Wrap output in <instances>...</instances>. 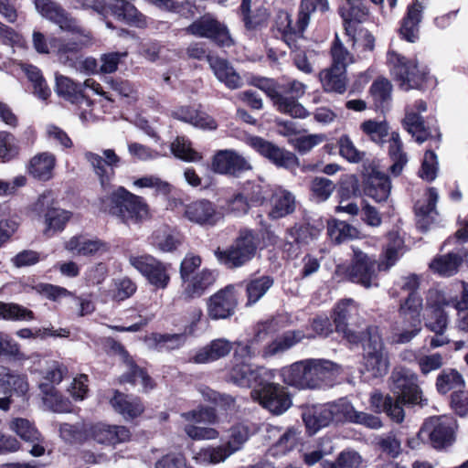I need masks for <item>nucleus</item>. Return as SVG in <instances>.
Wrapping results in <instances>:
<instances>
[{
  "mask_svg": "<svg viewBox=\"0 0 468 468\" xmlns=\"http://www.w3.org/2000/svg\"><path fill=\"white\" fill-rule=\"evenodd\" d=\"M349 8L342 7L340 15L343 18L346 34H354L368 16V9L364 0H346Z\"/></svg>",
  "mask_w": 468,
  "mask_h": 468,
  "instance_id": "32",
  "label": "nucleus"
},
{
  "mask_svg": "<svg viewBox=\"0 0 468 468\" xmlns=\"http://www.w3.org/2000/svg\"><path fill=\"white\" fill-rule=\"evenodd\" d=\"M32 210L44 218L45 229L43 234L50 238L57 232L62 231L71 218V213L56 206L51 192L41 194L32 205Z\"/></svg>",
  "mask_w": 468,
  "mask_h": 468,
  "instance_id": "9",
  "label": "nucleus"
},
{
  "mask_svg": "<svg viewBox=\"0 0 468 468\" xmlns=\"http://www.w3.org/2000/svg\"><path fill=\"white\" fill-rule=\"evenodd\" d=\"M35 318L34 313L15 303L0 302V319L9 321H31Z\"/></svg>",
  "mask_w": 468,
  "mask_h": 468,
  "instance_id": "56",
  "label": "nucleus"
},
{
  "mask_svg": "<svg viewBox=\"0 0 468 468\" xmlns=\"http://www.w3.org/2000/svg\"><path fill=\"white\" fill-rule=\"evenodd\" d=\"M181 417L188 421L184 427V431L192 440H213L218 437V431L210 427L200 426L205 422H212L215 414L210 409L193 410L181 414Z\"/></svg>",
  "mask_w": 468,
  "mask_h": 468,
  "instance_id": "20",
  "label": "nucleus"
},
{
  "mask_svg": "<svg viewBox=\"0 0 468 468\" xmlns=\"http://www.w3.org/2000/svg\"><path fill=\"white\" fill-rule=\"evenodd\" d=\"M95 81L88 79L83 84L76 83L71 79L63 76H56V92L58 96L63 97L65 100L71 103H80L85 100L83 90L85 87L92 88L97 92L98 90L94 88Z\"/></svg>",
  "mask_w": 468,
  "mask_h": 468,
  "instance_id": "31",
  "label": "nucleus"
},
{
  "mask_svg": "<svg viewBox=\"0 0 468 468\" xmlns=\"http://www.w3.org/2000/svg\"><path fill=\"white\" fill-rule=\"evenodd\" d=\"M251 1L252 0H242L239 6L242 21L248 30H254L265 26L270 17L268 9L263 5L252 11Z\"/></svg>",
  "mask_w": 468,
  "mask_h": 468,
  "instance_id": "41",
  "label": "nucleus"
},
{
  "mask_svg": "<svg viewBox=\"0 0 468 468\" xmlns=\"http://www.w3.org/2000/svg\"><path fill=\"white\" fill-rule=\"evenodd\" d=\"M392 85L385 78L377 79L370 87V95L377 108H384L391 99Z\"/></svg>",
  "mask_w": 468,
  "mask_h": 468,
  "instance_id": "58",
  "label": "nucleus"
},
{
  "mask_svg": "<svg viewBox=\"0 0 468 468\" xmlns=\"http://www.w3.org/2000/svg\"><path fill=\"white\" fill-rule=\"evenodd\" d=\"M249 144L278 167L294 169L299 166V159L294 154L282 149L261 137H250Z\"/></svg>",
  "mask_w": 468,
  "mask_h": 468,
  "instance_id": "23",
  "label": "nucleus"
},
{
  "mask_svg": "<svg viewBox=\"0 0 468 468\" xmlns=\"http://www.w3.org/2000/svg\"><path fill=\"white\" fill-rule=\"evenodd\" d=\"M304 92L305 85L298 80L289 81L280 90L267 89V96L272 101L278 111L293 118H305L308 115L306 109L297 101Z\"/></svg>",
  "mask_w": 468,
  "mask_h": 468,
  "instance_id": "6",
  "label": "nucleus"
},
{
  "mask_svg": "<svg viewBox=\"0 0 468 468\" xmlns=\"http://www.w3.org/2000/svg\"><path fill=\"white\" fill-rule=\"evenodd\" d=\"M22 69L28 80L32 83L34 94L42 101H47L51 94L41 70L31 64L22 65Z\"/></svg>",
  "mask_w": 468,
  "mask_h": 468,
  "instance_id": "49",
  "label": "nucleus"
},
{
  "mask_svg": "<svg viewBox=\"0 0 468 468\" xmlns=\"http://www.w3.org/2000/svg\"><path fill=\"white\" fill-rule=\"evenodd\" d=\"M174 118L190 123L202 129H216V122L203 112H198L191 107H180L173 112Z\"/></svg>",
  "mask_w": 468,
  "mask_h": 468,
  "instance_id": "44",
  "label": "nucleus"
},
{
  "mask_svg": "<svg viewBox=\"0 0 468 468\" xmlns=\"http://www.w3.org/2000/svg\"><path fill=\"white\" fill-rule=\"evenodd\" d=\"M314 338V335L304 333L302 330H289L272 342L264 346L261 356L264 358L271 357L279 354H282L303 339Z\"/></svg>",
  "mask_w": 468,
  "mask_h": 468,
  "instance_id": "29",
  "label": "nucleus"
},
{
  "mask_svg": "<svg viewBox=\"0 0 468 468\" xmlns=\"http://www.w3.org/2000/svg\"><path fill=\"white\" fill-rule=\"evenodd\" d=\"M418 382L419 378L414 371L397 367L388 378V387L393 395L404 400V403L423 407L428 404V399L423 398Z\"/></svg>",
  "mask_w": 468,
  "mask_h": 468,
  "instance_id": "4",
  "label": "nucleus"
},
{
  "mask_svg": "<svg viewBox=\"0 0 468 468\" xmlns=\"http://www.w3.org/2000/svg\"><path fill=\"white\" fill-rule=\"evenodd\" d=\"M69 251L82 256L101 255L109 250V246L99 239H88L84 236H74L65 244Z\"/></svg>",
  "mask_w": 468,
  "mask_h": 468,
  "instance_id": "35",
  "label": "nucleus"
},
{
  "mask_svg": "<svg viewBox=\"0 0 468 468\" xmlns=\"http://www.w3.org/2000/svg\"><path fill=\"white\" fill-rule=\"evenodd\" d=\"M184 215L189 221L201 226H214L222 218L215 205L207 199L186 205Z\"/></svg>",
  "mask_w": 468,
  "mask_h": 468,
  "instance_id": "26",
  "label": "nucleus"
},
{
  "mask_svg": "<svg viewBox=\"0 0 468 468\" xmlns=\"http://www.w3.org/2000/svg\"><path fill=\"white\" fill-rule=\"evenodd\" d=\"M10 429L25 441H38L41 440V433L27 419H14L10 423Z\"/></svg>",
  "mask_w": 468,
  "mask_h": 468,
  "instance_id": "59",
  "label": "nucleus"
},
{
  "mask_svg": "<svg viewBox=\"0 0 468 468\" xmlns=\"http://www.w3.org/2000/svg\"><path fill=\"white\" fill-rule=\"evenodd\" d=\"M186 32L197 37L208 38L220 47L233 45L227 27L210 14L196 19L186 28Z\"/></svg>",
  "mask_w": 468,
  "mask_h": 468,
  "instance_id": "16",
  "label": "nucleus"
},
{
  "mask_svg": "<svg viewBox=\"0 0 468 468\" xmlns=\"http://www.w3.org/2000/svg\"><path fill=\"white\" fill-rule=\"evenodd\" d=\"M315 9L316 5L314 0H302L295 25L292 24V16L288 12L279 10L271 28L273 36L282 40L292 51L300 50V42L304 39L303 32L309 25L311 14Z\"/></svg>",
  "mask_w": 468,
  "mask_h": 468,
  "instance_id": "2",
  "label": "nucleus"
},
{
  "mask_svg": "<svg viewBox=\"0 0 468 468\" xmlns=\"http://www.w3.org/2000/svg\"><path fill=\"white\" fill-rule=\"evenodd\" d=\"M136 187H148L155 190L156 194L167 196L172 190V186L156 176H145L133 181Z\"/></svg>",
  "mask_w": 468,
  "mask_h": 468,
  "instance_id": "64",
  "label": "nucleus"
},
{
  "mask_svg": "<svg viewBox=\"0 0 468 468\" xmlns=\"http://www.w3.org/2000/svg\"><path fill=\"white\" fill-rule=\"evenodd\" d=\"M124 363L127 371L121 377V382H127L133 385L140 384L146 389L151 386V378L146 372L134 364L127 352H123Z\"/></svg>",
  "mask_w": 468,
  "mask_h": 468,
  "instance_id": "50",
  "label": "nucleus"
},
{
  "mask_svg": "<svg viewBox=\"0 0 468 468\" xmlns=\"http://www.w3.org/2000/svg\"><path fill=\"white\" fill-rule=\"evenodd\" d=\"M295 209L294 196L284 189L275 191L271 197V209L269 212V217L272 219L283 218Z\"/></svg>",
  "mask_w": 468,
  "mask_h": 468,
  "instance_id": "45",
  "label": "nucleus"
},
{
  "mask_svg": "<svg viewBox=\"0 0 468 468\" xmlns=\"http://www.w3.org/2000/svg\"><path fill=\"white\" fill-rule=\"evenodd\" d=\"M37 11L46 19L58 26L61 30L76 29L73 18L58 3L53 0H33Z\"/></svg>",
  "mask_w": 468,
  "mask_h": 468,
  "instance_id": "25",
  "label": "nucleus"
},
{
  "mask_svg": "<svg viewBox=\"0 0 468 468\" xmlns=\"http://www.w3.org/2000/svg\"><path fill=\"white\" fill-rule=\"evenodd\" d=\"M335 330L352 344L361 341L360 333L354 331L351 326L357 324L358 307L352 299L340 301L334 309L333 314Z\"/></svg>",
  "mask_w": 468,
  "mask_h": 468,
  "instance_id": "18",
  "label": "nucleus"
},
{
  "mask_svg": "<svg viewBox=\"0 0 468 468\" xmlns=\"http://www.w3.org/2000/svg\"><path fill=\"white\" fill-rule=\"evenodd\" d=\"M272 378L271 371L248 362H232L228 374V381L241 388H259L264 380Z\"/></svg>",
  "mask_w": 468,
  "mask_h": 468,
  "instance_id": "19",
  "label": "nucleus"
},
{
  "mask_svg": "<svg viewBox=\"0 0 468 468\" xmlns=\"http://www.w3.org/2000/svg\"><path fill=\"white\" fill-rule=\"evenodd\" d=\"M357 229L345 221L332 220L327 224V235L335 244H339L347 239H353L357 236Z\"/></svg>",
  "mask_w": 468,
  "mask_h": 468,
  "instance_id": "57",
  "label": "nucleus"
},
{
  "mask_svg": "<svg viewBox=\"0 0 468 468\" xmlns=\"http://www.w3.org/2000/svg\"><path fill=\"white\" fill-rule=\"evenodd\" d=\"M211 168L215 173L239 176L250 170L249 161L234 150H219L212 159Z\"/></svg>",
  "mask_w": 468,
  "mask_h": 468,
  "instance_id": "24",
  "label": "nucleus"
},
{
  "mask_svg": "<svg viewBox=\"0 0 468 468\" xmlns=\"http://www.w3.org/2000/svg\"><path fill=\"white\" fill-rule=\"evenodd\" d=\"M266 431L270 439L278 436L277 441L271 448L273 455H284L293 451L301 443V431L298 428L289 427L282 431L280 427L269 425Z\"/></svg>",
  "mask_w": 468,
  "mask_h": 468,
  "instance_id": "27",
  "label": "nucleus"
},
{
  "mask_svg": "<svg viewBox=\"0 0 468 468\" xmlns=\"http://www.w3.org/2000/svg\"><path fill=\"white\" fill-rule=\"evenodd\" d=\"M112 408L123 416L124 419H133L144 411V406L138 398H133L119 391H115L111 399Z\"/></svg>",
  "mask_w": 468,
  "mask_h": 468,
  "instance_id": "42",
  "label": "nucleus"
},
{
  "mask_svg": "<svg viewBox=\"0 0 468 468\" xmlns=\"http://www.w3.org/2000/svg\"><path fill=\"white\" fill-rule=\"evenodd\" d=\"M128 261L131 266L155 289L165 290L168 286L170 282L169 264L150 254L130 255Z\"/></svg>",
  "mask_w": 468,
  "mask_h": 468,
  "instance_id": "14",
  "label": "nucleus"
},
{
  "mask_svg": "<svg viewBox=\"0 0 468 468\" xmlns=\"http://www.w3.org/2000/svg\"><path fill=\"white\" fill-rule=\"evenodd\" d=\"M232 349L233 343L228 339H214L196 354L194 361L198 364L213 362L227 356Z\"/></svg>",
  "mask_w": 468,
  "mask_h": 468,
  "instance_id": "38",
  "label": "nucleus"
},
{
  "mask_svg": "<svg viewBox=\"0 0 468 468\" xmlns=\"http://www.w3.org/2000/svg\"><path fill=\"white\" fill-rule=\"evenodd\" d=\"M332 66L327 70V90L337 93H344L346 89V67L353 62V56L344 47L338 35L331 48Z\"/></svg>",
  "mask_w": 468,
  "mask_h": 468,
  "instance_id": "13",
  "label": "nucleus"
},
{
  "mask_svg": "<svg viewBox=\"0 0 468 468\" xmlns=\"http://www.w3.org/2000/svg\"><path fill=\"white\" fill-rule=\"evenodd\" d=\"M437 201L438 193L435 188L431 187L428 189L425 199L419 200L415 205L417 226L422 231L428 230L435 219Z\"/></svg>",
  "mask_w": 468,
  "mask_h": 468,
  "instance_id": "34",
  "label": "nucleus"
},
{
  "mask_svg": "<svg viewBox=\"0 0 468 468\" xmlns=\"http://www.w3.org/2000/svg\"><path fill=\"white\" fill-rule=\"evenodd\" d=\"M84 158L92 167L101 186L107 187L115 176V168L121 163L120 156L112 149H104L102 155L87 151L84 153Z\"/></svg>",
  "mask_w": 468,
  "mask_h": 468,
  "instance_id": "22",
  "label": "nucleus"
},
{
  "mask_svg": "<svg viewBox=\"0 0 468 468\" xmlns=\"http://www.w3.org/2000/svg\"><path fill=\"white\" fill-rule=\"evenodd\" d=\"M355 409L345 399L324 405V427L331 422L351 421Z\"/></svg>",
  "mask_w": 468,
  "mask_h": 468,
  "instance_id": "40",
  "label": "nucleus"
},
{
  "mask_svg": "<svg viewBox=\"0 0 468 468\" xmlns=\"http://www.w3.org/2000/svg\"><path fill=\"white\" fill-rule=\"evenodd\" d=\"M101 209L122 219L124 223H137L149 218V207L142 197L119 186L101 197Z\"/></svg>",
  "mask_w": 468,
  "mask_h": 468,
  "instance_id": "1",
  "label": "nucleus"
},
{
  "mask_svg": "<svg viewBox=\"0 0 468 468\" xmlns=\"http://www.w3.org/2000/svg\"><path fill=\"white\" fill-rule=\"evenodd\" d=\"M353 260L347 269V276L353 282L365 288L378 286V272L383 269V264L369 257L357 248H353Z\"/></svg>",
  "mask_w": 468,
  "mask_h": 468,
  "instance_id": "15",
  "label": "nucleus"
},
{
  "mask_svg": "<svg viewBox=\"0 0 468 468\" xmlns=\"http://www.w3.org/2000/svg\"><path fill=\"white\" fill-rule=\"evenodd\" d=\"M367 339L364 343V365L370 377L377 378L385 376L389 368L388 353L378 328H367Z\"/></svg>",
  "mask_w": 468,
  "mask_h": 468,
  "instance_id": "8",
  "label": "nucleus"
},
{
  "mask_svg": "<svg viewBox=\"0 0 468 468\" xmlns=\"http://www.w3.org/2000/svg\"><path fill=\"white\" fill-rule=\"evenodd\" d=\"M422 311V297L420 294H411L400 301L398 314L399 317L405 324L406 323H416L417 324H421Z\"/></svg>",
  "mask_w": 468,
  "mask_h": 468,
  "instance_id": "39",
  "label": "nucleus"
},
{
  "mask_svg": "<svg viewBox=\"0 0 468 468\" xmlns=\"http://www.w3.org/2000/svg\"><path fill=\"white\" fill-rule=\"evenodd\" d=\"M273 285V279L270 276H261L250 279L246 283L247 306L255 304Z\"/></svg>",
  "mask_w": 468,
  "mask_h": 468,
  "instance_id": "47",
  "label": "nucleus"
},
{
  "mask_svg": "<svg viewBox=\"0 0 468 468\" xmlns=\"http://www.w3.org/2000/svg\"><path fill=\"white\" fill-rule=\"evenodd\" d=\"M284 382L299 389H315L322 383V360L307 358L282 369Z\"/></svg>",
  "mask_w": 468,
  "mask_h": 468,
  "instance_id": "5",
  "label": "nucleus"
},
{
  "mask_svg": "<svg viewBox=\"0 0 468 468\" xmlns=\"http://www.w3.org/2000/svg\"><path fill=\"white\" fill-rule=\"evenodd\" d=\"M215 282V272L208 269H203L182 282L181 297L185 301L199 298Z\"/></svg>",
  "mask_w": 468,
  "mask_h": 468,
  "instance_id": "28",
  "label": "nucleus"
},
{
  "mask_svg": "<svg viewBox=\"0 0 468 468\" xmlns=\"http://www.w3.org/2000/svg\"><path fill=\"white\" fill-rule=\"evenodd\" d=\"M456 429L457 423L452 417L433 416L424 421L419 437L427 436L432 447L441 450L453 444Z\"/></svg>",
  "mask_w": 468,
  "mask_h": 468,
  "instance_id": "10",
  "label": "nucleus"
},
{
  "mask_svg": "<svg viewBox=\"0 0 468 468\" xmlns=\"http://www.w3.org/2000/svg\"><path fill=\"white\" fill-rule=\"evenodd\" d=\"M360 130L370 141L383 145L389 135V126L386 121L367 120L360 124Z\"/></svg>",
  "mask_w": 468,
  "mask_h": 468,
  "instance_id": "51",
  "label": "nucleus"
},
{
  "mask_svg": "<svg viewBox=\"0 0 468 468\" xmlns=\"http://www.w3.org/2000/svg\"><path fill=\"white\" fill-rule=\"evenodd\" d=\"M258 243L259 239L253 230L242 229L228 248H218L215 256L228 269H238L255 257Z\"/></svg>",
  "mask_w": 468,
  "mask_h": 468,
  "instance_id": "3",
  "label": "nucleus"
},
{
  "mask_svg": "<svg viewBox=\"0 0 468 468\" xmlns=\"http://www.w3.org/2000/svg\"><path fill=\"white\" fill-rule=\"evenodd\" d=\"M207 62L215 77L229 90H238L243 86V80L231 63L219 57H207Z\"/></svg>",
  "mask_w": 468,
  "mask_h": 468,
  "instance_id": "30",
  "label": "nucleus"
},
{
  "mask_svg": "<svg viewBox=\"0 0 468 468\" xmlns=\"http://www.w3.org/2000/svg\"><path fill=\"white\" fill-rule=\"evenodd\" d=\"M339 154L351 164H358L362 162L366 156V153L360 151L354 144L353 141L346 134L342 135L338 141Z\"/></svg>",
  "mask_w": 468,
  "mask_h": 468,
  "instance_id": "60",
  "label": "nucleus"
},
{
  "mask_svg": "<svg viewBox=\"0 0 468 468\" xmlns=\"http://www.w3.org/2000/svg\"><path fill=\"white\" fill-rule=\"evenodd\" d=\"M55 165L56 158L52 154L41 153L30 160L28 173L36 179L48 181L53 176Z\"/></svg>",
  "mask_w": 468,
  "mask_h": 468,
  "instance_id": "43",
  "label": "nucleus"
},
{
  "mask_svg": "<svg viewBox=\"0 0 468 468\" xmlns=\"http://www.w3.org/2000/svg\"><path fill=\"white\" fill-rule=\"evenodd\" d=\"M424 9L423 2L414 0L412 5H409L407 15L403 18L399 29L401 37L409 42H415L419 38V27L422 18Z\"/></svg>",
  "mask_w": 468,
  "mask_h": 468,
  "instance_id": "36",
  "label": "nucleus"
},
{
  "mask_svg": "<svg viewBox=\"0 0 468 468\" xmlns=\"http://www.w3.org/2000/svg\"><path fill=\"white\" fill-rule=\"evenodd\" d=\"M171 151L176 157L186 162H195L201 159V155L192 149L189 141L184 137H176L171 144Z\"/></svg>",
  "mask_w": 468,
  "mask_h": 468,
  "instance_id": "61",
  "label": "nucleus"
},
{
  "mask_svg": "<svg viewBox=\"0 0 468 468\" xmlns=\"http://www.w3.org/2000/svg\"><path fill=\"white\" fill-rule=\"evenodd\" d=\"M39 388L44 395V402L54 412H69L71 409V404L69 399L63 398L52 385L48 383H40Z\"/></svg>",
  "mask_w": 468,
  "mask_h": 468,
  "instance_id": "52",
  "label": "nucleus"
},
{
  "mask_svg": "<svg viewBox=\"0 0 468 468\" xmlns=\"http://www.w3.org/2000/svg\"><path fill=\"white\" fill-rule=\"evenodd\" d=\"M361 463L362 458L357 452L346 450L335 462H324V468H358Z\"/></svg>",
  "mask_w": 468,
  "mask_h": 468,
  "instance_id": "62",
  "label": "nucleus"
},
{
  "mask_svg": "<svg viewBox=\"0 0 468 468\" xmlns=\"http://www.w3.org/2000/svg\"><path fill=\"white\" fill-rule=\"evenodd\" d=\"M251 398L273 415H282L292 406L287 388L280 384L264 380L250 391Z\"/></svg>",
  "mask_w": 468,
  "mask_h": 468,
  "instance_id": "11",
  "label": "nucleus"
},
{
  "mask_svg": "<svg viewBox=\"0 0 468 468\" xmlns=\"http://www.w3.org/2000/svg\"><path fill=\"white\" fill-rule=\"evenodd\" d=\"M461 262V257L454 253H449L434 259L430 267L441 276H452L457 272Z\"/></svg>",
  "mask_w": 468,
  "mask_h": 468,
  "instance_id": "55",
  "label": "nucleus"
},
{
  "mask_svg": "<svg viewBox=\"0 0 468 468\" xmlns=\"http://www.w3.org/2000/svg\"><path fill=\"white\" fill-rule=\"evenodd\" d=\"M391 189L390 181L384 175H376L369 178L366 193L377 202L387 200Z\"/></svg>",
  "mask_w": 468,
  "mask_h": 468,
  "instance_id": "54",
  "label": "nucleus"
},
{
  "mask_svg": "<svg viewBox=\"0 0 468 468\" xmlns=\"http://www.w3.org/2000/svg\"><path fill=\"white\" fill-rule=\"evenodd\" d=\"M465 388L462 374L453 368H445L436 378V388L440 394L445 395L451 390H460Z\"/></svg>",
  "mask_w": 468,
  "mask_h": 468,
  "instance_id": "46",
  "label": "nucleus"
},
{
  "mask_svg": "<svg viewBox=\"0 0 468 468\" xmlns=\"http://www.w3.org/2000/svg\"><path fill=\"white\" fill-rule=\"evenodd\" d=\"M426 110L427 104L422 100L416 101L413 105H408L405 109L402 125L419 144H422L427 140H432L435 144H438L441 137L438 127H426L420 116V112H424Z\"/></svg>",
  "mask_w": 468,
  "mask_h": 468,
  "instance_id": "12",
  "label": "nucleus"
},
{
  "mask_svg": "<svg viewBox=\"0 0 468 468\" xmlns=\"http://www.w3.org/2000/svg\"><path fill=\"white\" fill-rule=\"evenodd\" d=\"M237 306L236 289L229 284L207 299V313L211 320L228 319L235 314Z\"/></svg>",
  "mask_w": 468,
  "mask_h": 468,
  "instance_id": "21",
  "label": "nucleus"
},
{
  "mask_svg": "<svg viewBox=\"0 0 468 468\" xmlns=\"http://www.w3.org/2000/svg\"><path fill=\"white\" fill-rule=\"evenodd\" d=\"M150 243L162 252H173L181 245L182 238L176 229L164 225L153 232Z\"/></svg>",
  "mask_w": 468,
  "mask_h": 468,
  "instance_id": "37",
  "label": "nucleus"
},
{
  "mask_svg": "<svg viewBox=\"0 0 468 468\" xmlns=\"http://www.w3.org/2000/svg\"><path fill=\"white\" fill-rule=\"evenodd\" d=\"M351 41L353 48L358 52H371L375 48L374 36L364 27H359L354 34H346Z\"/></svg>",
  "mask_w": 468,
  "mask_h": 468,
  "instance_id": "63",
  "label": "nucleus"
},
{
  "mask_svg": "<svg viewBox=\"0 0 468 468\" xmlns=\"http://www.w3.org/2000/svg\"><path fill=\"white\" fill-rule=\"evenodd\" d=\"M76 29L66 30L74 34L69 40L57 42V56L61 63L69 67H74L78 59L79 53L91 46L92 37L90 31L81 27L76 21Z\"/></svg>",
  "mask_w": 468,
  "mask_h": 468,
  "instance_id": "17",
  "label": "nucleus"
},
{
  "mask_svg": "<svg viewBox=\"0 0 468 468\" xmlns=\"http://www.w3.org/2000/svg\"><path fill=\"white\" fill-rule=\"evenodd\" d=\"M0 389L4 393L15 391L24 395L28 389V384L25 376L4 369L0 373Z\"/></svg>",
  "mask_w": 468,
  "mask_h": 468,
  "instance_id": "53",
  "label": "nucleus"
},
{
  "mask_svg": "<svg viewBox=\"0 0 468 468\" xmlns=\"http://www.w3.org/2000/svg\"><path fill=\"white\" fill-rule=\"evenodd\" d=\"M90 434L99 443L117 444L130 439L131 432L124 426L98 423L91 427Z\"/></svg>",
  "mask_w": 468,
  "mask_h": 468,
  "instance_id": "33",
  "label": "nucleus"
},
{
  "mask_svg": "<svg viewBox=\"0 0 468 468\" xmlns=\"http://www.w3.org/2000/svg\"><path fill=\"white\" fill-rule=\"evenodd\" d=\"M388 61L391 66L392 74L405 90L420 89L427 80L428 71L426 68H420L415 60H410L391 50L388 52Z\"/></svg>",
  "mask_w": 468,
  "mask_h": 468,
  "instance_id": "7",
  "label": "nucleus"
},
{
  "mask_svg": "<svg viewBox=\"0 0 468 468\" xmlns=\"http://www.w3.org/2000/svg\"><path fill=\"white\" fill-rule=\"evenodd\" d=\"M386 143L388 144V151L394 162L390 166V170L394 175L398 176L407 163V156L402 150L403 144L399 133L398 132H392Z\"/></svg>",
  "mask_w": 468,
  "mask_h": 468,
  "instance_id": "48",
  "label": "nucleus"
}]
</instances>
